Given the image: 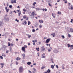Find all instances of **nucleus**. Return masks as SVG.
Returning a JSON list of instances; mask_svg holds the SVG:
<instances>
[{"mask_svg": "<svg viewBox=\"0 0 73 73\" xmlns=\"http://www.w3.org/2000/svg\"><path fill=\"white\" fill-rule=\"evenodd\" d=\"M19 73H22V72H24V68H23V67L21 66L19 68Z\"/></svg>", "mask_w": 73, "mask_h": 73, "instance_id": "nucleus-1", "label": "nucleus"}, {"mask_svg": "<svg viewBox=\"0 0 73 73\" xmlns=\"http://www.w3.org/2000/svg\"><path fill=\"white\" fill-rule=\"evenodd\" d=\"M51 40L50 38L47 39L46 41V44H48L50 41V40Z\"/></svg>", "mask_w": 73, "mask_h": 73, "instance_id": "nucleus-2", "label": "nucleus"}, {"mask_svg": "<svg viewBox=\"0 0 73 73\" xmlns=\"http://www.w3.org/2000/svg\"><path fill=\"white\" fill-rule=\"evenodd\" d=\"M11 3L12 4H13V3H16V0H14V1H13V0H12L11 1Z\"/></svg>", "mask_w": 73, "mask_h": 73, "instance_id": "nucleus-3", "label": "nucleus"}, {"mask_svg": "<svg viewBox=\"0 0 73 73\" xmlns=\"http://www.w3.org/2000/svg\"><path fill=\"white\" fill-rule=\"evenodd\" d=\"M53 52L55 53H58V50H57V49H55Z\"/></svg>", "mask_w": 73, "mask_h": 73, "instance_id": "nucleus-4", "label": "nucleus"}, {"mask_svg": "<svg viewBox=\"0 0 73 73\" xmlns=\"http://www.w3.org/2000/svg\"><path fill=\"white\" fill-rule=\"evenodd\" d=\"M22 50L23 51H24V52H25V47L23 46L22 48Z\"/></svg>", "mask_w": 73, "mask_h": 73, "instance_id": "nucleus-5", "label": "nucleus"}, {"mask_svg": "<svg viewBox=\"0 0 73 73\" xmlns=\"http://www.w3.org/2000/svg\"><path fill=\"white\" fill-rule=\"evenodd\" d=\"M22 56L23 57V59H25V54H22Z\"/></svg>", "mask_w": 73, "mask_h": 73, "instance_id": "nucleus-6", "label": "nucleus"}, {"mask_svg": "<svg viewBox=\"0 0 73 73\" xmlns=\"http://www.w3.org/2000/svg\"><path fill=\"white\" fill-rule=\"evenodd\" d=\"M52 47H50L48 49V51L49 52H50L52 51Z\"/></svg>", "mask_w": 73, "mask_h": 73, "instance_id": "nucleus-7", "label": "nucleus"}, {"mask_svg": "<svg viewBox=\"0 0 73 73\" xmlns=\"http://www.w3.org/2000/svg\"><path fill=\"white\" fill-rule=\"evenodd\" d=\"M5 10H6V11L7 12H9V9H7V7H5Z\"/></svg>", "mask_w": 73, "mask_h": 73, "instance_id": "nucleus-8", "label": "nucleus"}, {"mask_svg": "<svg viewBox=\"0 0 73 73\" xmlns=\"http://www.w3.org/2000/svg\"><path fill=\"white\" fill-rule=\"evenodd\" d=\"M38 21L40 23H43V21L42 20H38Z\"/></svg>", "mask_w": 73, "mask_h": 73, "instance_id": "nucleus-9", "label": "nucleus"}, {"mask_svg": "<svg viewBox=\"0 0 73 73\" xmlns=\"http://www.w3.org/2000/svg\"><path fill=\"white\" fill-rule=\"evenodd\" d=\"M1 66H2L1 67V68H3L4 66L3 65H4V63H1Z\"/></svg>", "mask_w": 73, "mask_h": 73, "instance_id": "nucleus-10", "label": "nucleus"}, {"mask_svg": "<svg viewBox=\"0 0 73 73\" xmlns=\"http://www.w3.org/2000/svg\"><path fill=\"white\" fill-rule=\"evenodd\" d=\"M52 16L53 17V18H55V16H56V14H54V15L53 13H52Z\"/></svg>", "mask_w": 73, "mask_h": 73, "instance_id": "nucleus-11", "label": "nucleus"}, {"mask_svg": "<svg viewBox=\"0 0 73 73\" xmlns=\"http://www.w3.org/2000/svg\"><path fill=\"white\" fill-rule=\"evenodd\" d=\"M35 4H36V2H35L34 3H33V6H35L36 5Z\"/></svg>", "mask_w": 73, "mask_h": 73, "instance_id": "nucleus-12", "label": "nucleus"}, {"mask_svg": "<svg viewBox=\"0 0 73 73\" xmlns=\"http://www.w3.org/2000/svg\"><path fill=\"white\" fill-rule=\"evenodd\" d=\"M55 33H52L51 34V35H52V37H55Z\"/></svg>", "mask_w": 73, "mask_h": 73, "instance_id": "nucleus-13", "label": "nucleus"}, {"mask_svg": "<svg viewBox=\"0 0 73 73\" xmlns=\"http://www.w3.org/2000/svg\"><path fill=\"white\" fill-rule=\"evenodd\" d=\"M41 48L42 49V51H43V50H45V48H44V47H41Z\"/></svg>", "mask_w": 73, "mask_h": 73, "instance_id": "nucleus-14", "label": "nucleus"}, {"mask_svg": "<svg viewBox=\"0 0 73 73\" xmlns=\"http://www.w3.org/2000/svg\"><path fill=\"white\" fill-rule=\"evenodd\" d=\"M71 48V49H73V44L71 45L70 47Z\"/></svg>", "mask_w": 73, "mask_h": 73, "instance_id": "nucleus-15", "label": "nucleus"}, {"mask_svg": "<svg viewBox=\"0 0 73 73\" xmlns=\"http://www.w3.org/2000/svg\"><path fill=\"white\" fill-rule=\"evenodd\" d=\"M42 10L43 11H45V12H46V11H47V9H43Z\"/></svg>", "mask_w": 73, "mask_h": 73, "instance_id": "nucleus-16", "label": "nucleus"}, {"mask_svg": "<svg viewBox=\"0 0 73 73\" xmlns=\"http://www.w3.org/2000/svg\"><path fill=\"white\" fill-rule=\"evenodd\" d=\"M28 25H30L31 24V22L30 21H28Z\"/></svg>", "mask_w": 73, "mask_h": 73, "instance_id": "nucleus-17", "label": "nucleus"}, {"mask_svg": "<svg viewBox=\"0 0 73 73\" xmlns=\"http://www.w3.org/2000/svg\"><path fill=\"white\" fill-rule=\"evenodd\" d=\"M27 35L28 36V38H30V37H31V35H28L27 34Z\"/></svg>", "mask_w": 73, "mask_h": 73, "instance_id": "nucleus-18", "label": "nucleus"}, {"mask_svg": "<svg viewBox=\"0 0 73 73\" xmlns=\"http://www.w3.org/2000/svg\"><path fill=\"white\" fill-rule=\"evenodd\" d=\"M42 58H45V54H42Z\"/></svg>", "mask_w": 73, "mask_h": 73, "instance_id": "nucleus-19", "label": "nucleus"}, {"mask_svg": "<svg viewBox=\"0 0 73 73\" xmlns=\"http://www.w3.org/2000/svg\"><path fill=\"white\" fill-rule=\"evenodd\" d=\"M51 68L52 69H54V66H53V65H51Z\"/></svg>", "mask_w": 73, "mask_h": 73, "instance_id": "nucleus-20", "label": "nucleus"}, {"mask_svg": "<svg viewBox=\"0 0 73 73\" xmlns=\"http://www.w3.org/2000/svg\"><path fill=\"white\" fill-rule=\"evenodd\" d=\"M70 30L71 32H73V29H72V28H70Z\"/></svg>", "mask_w": 73, "mask_h": 73, "instance_id": "nucleus-21", "label": "nucleus"}, {"mask_svg": "<svg viewBox=\"0 0 73 73\" xmlns=\"http://www.w3.org/2000/svg\"><path fill=\"white\" fill-rule=\"evenodd\" d=\"M31 15L33 16H34L35 15V12H34L32 13Z\"/></svg>", "mask_w": 73, "mask_h": 73, "instance_id": "nucleus-22", "label": "nucleus"}, {"mask_svg": "<svg viewBox=\"0 0 73 73\" xmlns=\"http://www.w3.org/2000/svg\"><path fill=\"white\" fill-rule=\"evenodd\" d=\"M57 14H59V15H61V13L59 11H58Z\"/></svg>", "mask_w": 73, "mask_h": 73, "instance_id": "nucleus-23", "label": "nucleus"}, {"mask_svg": "<svg viewBox=\"0 0 73 73\" xmlns=\"http://www.w3.org/2000/svg\"><path fill=\"white\" fill-rule=\"evenodd\" d=\"M27 64L29 65H31V62H28L27 63Z\"/></svg>", "mask_w": 73, "mask_h": 73, "instance_id": "nucleus-24", "label": "nucleus"}, {"mask_svg": "<svg viewBox=\"0 0 73 73\" xmlns=\"http://www.w3.org/2000/svg\"><path fill=\"white\" fill-rule=\"evenodd\" d=\"M27 10H26L25 9H24L23 10V11H24V12H27Z\"/></svg>", "mask_w": 73, "mask_h": 73, "instance_id": "nucleus-25", "label": "nucleus"}, {"mask_svg": "<svg viewBox=\"0 0 73 73\" xmlns=\"http://www.w3.org/2000/svg\"><path fill=\"white\" fill-rule=\"evenodd\" d=\"M36 49L37 50V51H39V50H40V48H39L38 47V48H36Z\"/></svg>", "mask_w": 73, "mask_h": 73, "instance_id": "nucleus-26", "label": "nucleus"}, {"mask_svg": "<svg viewBox=\"0 0 73 73\" xmlns=\"http://www.w3.org/2000/svg\"><path fill=\"white\" fill-rule=\"evenodd\" d=\"M20 15H21V11H20V13H18V16H20Z\"/></svg>", "mask_w": 73, "mask_h": 73, "instance_id": "nucleus-27", "label": "nucleus"}, {"mask_svg": "<svg viewBox=\"0 0 73 73\" xmlns=\"http://www.w3.org/2000/svg\"><path fill=\"white\" fill-rule=\"evenodd\" d=\"M47 73H50V70H49V69L47 71Z\"/></svg>", "mask_w": 73, "mask_h": 73, "instance_id": "nucleus-28", "label": "nucleus"}, {"mask_svg": "<svg viewBox=\"0 0 73 73\" xmlns=\"http://www.w3.org/2000/svg\"><path fill=\"white\" fill-rule=\"evenodd\" d=\"M63 1H65L64 2V3H67V0H63Z\"/></svg>", "mask_w": 73, "mask_h": 73, "instance_id": "nucleus-29", "label": "nucleus"}, {"mask_svg": "<svg viewBox=\"0 0 73 73\" xmlns=\"http://www.w3.org/2000/svg\"><path fill=\"white\" fill-rule=\"evenodd\" d=\"M46 66H42L41 68V69H44V68H45Z\"/></svg>", "mask_w": 73, "mask_h": 73, "instance_id": "nucleus-30", "label": "nucleus"}, {"mask_svg": "<svg viewBox=\"0 0 73 73\" xmlns=\"http://www.w3.org/2000/svg\"><path fill=\"white\" fill-rule=\"evenodd\" d=\"M32 31L33 32H36V30L35 29H33Z\"/></svg>", "mask_w": 73, "mask_h": 73, "instance_id": "nucleus-31", "label": "nucleus"}, {"mask_svg": "<svg viewBox=\"0 0 73 73\" xmlns=\"http://www.w3.org/2000/svg\"><path fill=\"white\" fill-rule=\"evenodd\" d=\"M36 11H39V10H40V8H36Z\"/></svg>", "mask_w": 73, "mask_h": 73, "instance_id": "nucleus-32", "label": "nucleus"}, {"mask_svg": "<svg viewBox=\"0 0 73 73\" xmlns=\"http://www.w3.org/2000/svg\"><path fill=\"white\" fill-rule=\"evenodd\" d=\"M2 56H4V57H5V56H6V55H5V54H2Z\"/></svg>", "mask_w": 73, "mask_h": 73, "instance_id": "nucleus-33", "label": "nucleus"}, {"mask_svg": "<svg viewBox=\"0 0 73 73\" xmlns=\"http://www.w3.org/2000/svg\"><path fill=\"white\" fill-rule=\"evenodd\" d=\"M0 58L2 59V60H3V57L2 56H0Z\"/></svg>", "mask_w": 73, "mask_h": 73, "instance_id": "nucleus-34", "label": "nucleus"}, {"mask_svg": "<svg viewBox=\"0 0 73 73\" xmlns=\"http://www.w3.org/2000/svg\"><path fill=\"white\" fill-rule=\"evenodd\" d=\"M7 46H6L5 45L3 46V48H7Z\"/></svg>", "mask_w": 73, "mask_h": 73, "instance_id": "nucleus-35", "label": "nucleus"}, {"mask_svg": "<svg viewBox=\"0 0 73 73\" xmlns=\"http://www.w3.org/2000/svg\"><path fill=\"white\" fill-rule=\"evenodd\" d=\"M12 5H10L9 6V8H12Z\"/></svg>", "mask_w": 73, "mask_h": 73, "instance_id": "nucleus-36", "label": "nucleus"}, {"mask_svg": "<svg viewBox=\"0 0 73 73\" xmlns=\"http://www.w3.org/2000/svg\"><path fill=\"white\" fill-rule=\"evenodd\" d=\"M70 8H71V10H73V7L72 6H71V7H70Z\"/></svg>", "mask_w": 73, "mask_h": 73, "instance_id": "nucleus-37", "label": "nucleus"}, {"mask_svg": "<svg viewBox=\"0 0 73 73\" xmlns=\"http://www.w3.org/2000/svg\"><path fill=\"white\" fill-rule=\"evenodd\" d=\"M17 12L19 13V12H21V11L20 10H17Z\"/></svg>", "mask_w": 73, "mask_h": 73, "instance_id": "nucleus-38", "label": "nucleus"}, {"mask_svg": "<svg viewBox=\"0 0 73 73\" xmlns=\"http://www.w3.org/2000/svg\"><path fill=\"white\" fill-rule=\"evenodd\" d=\"M8 44H9L8 45V46H11V43L9 42H8Z\"/></svg>", "mask_w": 73, "mask_h": 73, "instance_id": "nucleus-39", "label": "nucleus"}, {"mask_svg": "<svg viewBox=\"0 0 73 73\" xmlns=\"http://www.w3.org/2000/svg\"><path fill=\"white\" fill-rule=\"evenodd\" d=\"M24 23L25 25H26V24H27V22H26V21H24Z\"/></svg>", "mask_w": 73, "mask_h": 73, "instance_id": "nucleus-40", "label": "nucleus"}, {"mask_svg": "<svg viewBox=\"0 0 73 73\" xmlns=\"http://www.w3.org/2000/svg\"><path fill=\"white\" fill-rule=\"evenodd\" d=\"M61 37H62V38H65V36H64V35H62L61 36Z\"/></svg>", "mask_w": 73, "mask_h": 73, "instance_id": "nucleus-41", "label": "nucleus"}, {"mask_svg": "<svg viewBox=\"0 0 73 73\" xmlns=\"http://www.w3.org/2000/svg\"><path fill=\"white\" fill-rule=\"evenodd\" d=\"M16 64V65H18L19 64V63H18V62H17V61H16L15 62Z\"/></svg>", "mask_w": 73, "mask_h": 73, "instance_id": "nucleus-42", "label": "nucleus"}, {"mask_svg": "<svg viewBox=\"0 0 73 73\" xmlns=\"http://www.w3.org/2000/svg\"><path fill=\"white\" fill-rule=\"evenodd\" d=\"M24 46L25 48H27V47H28V46L27 45H25V46Z\"/></svg>", "mask_w": 73, "mask_h": 73, "instance_id": "nucleus-43", "label": "nucleus"}, {"mask_svg": "<svg viewBox=\"0 0 73 73\" xmlns=\"http://www.w3.org/2000/svg\"><path fill=\"white\" fill-rule=\"evenodd\" d=\"M70 46H71L69 44H68V48H69V47H70Z\"/></svg>", "mask_w": 73, "mask_h": 73, "instance_id": "nucleus-44", "label": "nucleus"}, {"mask_svg": "<svg viewBox=\"0 0 73 73\" xmlns=\"http://www.w3.org/2000/svg\"><path fill=\"white\" fill-rule=\"evenodd\" d=\"M8 52H9V50H7V51H6V53H8Z\"/></svg>", "mask_w": 73, "mask_h": 73, "instance_id": "nucleus-45", "label": "nucleus"}, {"mask_svg": "<svg viewBox=\"0 0 73 73\" xmlns=\"http://www.w3.org/2000/svg\"><path fill=\"white\" fill-rule=\"evenodd\" d=\"M39 28H42V25H39Z\"/></svg>", "mask_w": 73, "mask_h": 73, "instance_id": "nucleus-46", "label": "nucleus"}, {"mask_svg": "<svg viewBox=\"0 0 73 73\" xmlns=\"http://www.w3.org/2000/svg\"><path fill=\"white\" fill-rule=\"evenodd\" d=\"M56 68H57V69H58V66L57 65H56Z\"/></svg>", "mask_w": 73, "mask_h": 73, "instance_id": "nucleus-47", "label": "nucleus"}, {"mask_svg": "<svg viewBox=\"0 0 73 73\" xmlns=\"http://www.w3.org/2000/svg\"><path fill=\"white\" fill-rule=\"evenodd\" d=\"M62 69H63V70L65 69V68H64V66H62Z\"/></svg>", "mask_w": 73, "mask_h": 73, "instance_id": "nucleus-48", "label": "nucleus"}, {"mask_svg": "<svg viewBox=\"0 0 73 73\" xmlns=\"http://www.w3.org/2000/svg\"><path fill=\"white\" fill-rule=\"evenodd\" d=\"M33 70H34V71H36V68H33Z\"/></svg>", "mask_w": 73, "mask_h": 73, "instance_id": "nucleus-49", "label": "nucleus"}, {"mask_svg": "<svg viewBox=\"0 0 73 73\" xmlns=\"http://www.w3.org/2000/svg\"><path fill=\"white\" fill-rule=\"evenodd\" d=\"M48 5L50 7H52V5L50 3H48Z\"/></svg>", "mask_w": 73, "mask_h": 73, "instance_id": "nucleus-50", "label": "nucleus"}, {"mask_svg": "<svg viewBox=\"0 0 73 73\" xmlns=\"http://www.w3.org/2000/svg\"><path fill=\"white\" fill-rule=\"evenodd\" d=\"M68 37H71V36H70V35L69 34H68Z\"/></svg>", "mask_w": 73, "mask_h": 73, "instance_id": "nucleus-51", "label": "nucleus"}, {"mask_svg": "<svg viewBox=\"0 0 73 73\" xmlns=\"http://www.w3.org/2000/svg\"><path fill=\"white\" fill-rule=\"evenodd\" d=\"M28 72L29 73H32V72L29 70Z\"/></svg>", "mask_w": 73, "mask_h": 73, "instance_id": "nucleus-52", "label": "nucleus"}, {"mask_svg": "<svg viewBox=\"0 0 73 73\" xmlns=\"http://www.w3.org/2000/svg\"><path fill=\"white\" fill-rule=\"evenodd\" d=\"M8 5H9V4H8V3H7V7H8Z\"/></svg>", "mask_w": 73, "mask_h": 73, "instance_id": "nucleus-53", "label": "nucleus"}, {"mask_svg": "<svg viewBox=\"0 0 73 73\" xmlns=\"http://www.w3.org/2000/svg\"><path fill=\"white\" fill-rule=\"evenodd\" d=\"M18 59L19 60H21V58H19V57H18Z\"/></svg>", "mask_w": 73, "mask_h": 73, "instance_id": "nucleus-54", "label": "nucleus"}, {"mask_svg": "<svg viewBox=\"0 0 73 73\" xmlns=\"http://www.w3.org/2000/svg\"><path fill=\"white\" fill-rule=\"evenodd\" d=\"M23 19H26V17L25 16H23Z\"/></svg>", "mask_w": 73, "mask_h": 73, "instance_id": "nucleus-55", "label": "nucleus"}, {"mask_svg": "<svg viewBox=\"0 0 73 73\" xmlns=\"http://www.w3.org/2000/svg\"><path fill=\"white\" fill-rule=\"evenodd\" d=\"M31 8L33 9V8H35V7H33V6H32L31 7Z\"/></svg>", "mask_w": 73, "mask_h": 73, "instance_id": "nucleus-56", "label": "nucleus"}, {"mask_svg": "<svg viewBox=\"0 0 73 73\" xmlns=\"http://www.w3.org/2000/svg\"><path fill=\"white\" fill-rule=\"evenodd\" d=\"M14 45L13 44V43H11V46H13Z\"/></svg>", "mask_w": 73, "mask_h": 73, "instance_id": "nucleus-57", "label": "nucleus"}, {"mask_svg": "<svg viewBox=\"0 0 73 73\" xmlns=\"http://www.w3.org/2000/svg\"><path fill=\"white\" fill-rule=\"evenodd\" d=\"M35 42H37V40H35Z\"/></svg>", "mask_w": 73, "mask_h": 73, "instance_id": "nucleus-58", "label": "nucleus"}, {"mask_svg": "<svg viewBox=\"0 0 73 73\" xmlns=\"http://www.w3.org/2000/svg\"><path fill=\"white\" fill-rule=\"evenodd\" d=\"M17 8H20V6H18V7H17Z\"/></svg>", "mask_w": 73, "mask_h": 73, "instance_id": "nucleus-59", "label": "nucleus"}, {"mask_svg": "<svg viewBox=\"0 0 73 73\" xmlns=\"http://www.w3.org/2000/svg\"><path fill=\"white\" fill-rule=\"evenodd\" d=\"M33 65H34L35 66L36 65V63L33 64Z\"/></svg>", "mask_w": 73, "mask_h": 73, "instance_id": "nucleus-60", "label": "nucleus"}, {"mask_svg": "<svg viewBox=\"0 0 73 73\" xmlns=\"http://www.w3.org/2000/svg\"><path fill=\"white\" fill-rule=\"evenodd\" d=\"M35 42H34L33 43V45H35Z\"/></svg>", "mask_w": 73, "mask_h": 73, "instance_id": "nucleus-61", "label": "nucleus"}, {"mask_svg": "<svg viewBox=\"0 0 73 73\" xmlns=\"http://www.w3.org/2000/svg\"><path fill=\"white\" fill-rule=\"evenodd\" d=\"M60 0H58L57 1V2H60Z\"/></svg>", "mask_w": 73, "mask_h": 73, "instance_id": "nucleus-62", "label": "nucleus"}, {"mask_svg": "<svg viewBox=\"0 0 73 73\" xmlns=\"http://www.w3.org/2000/svg\"><path fill=\"white\" fill-rule=\"evenodd\" d=\"M16 60L17 61L18 60V57H17V58L16 59Z\"/></svg>", "mask_w": 73, "mask_h": 73, "instance_id": "nucleus-63", "label": "nucleus"}, {"mask_svg": "<svg viewBox=\"0 0 73 73\" xmlns=\"http://www.w3.org/2000/svg\"><path fill=\"white\" fill-rule=\"evenodd\" d=\"M28 45H31V43H29L28 44Z\"/></svg>", "mask_w": 73, "mask_h": 73, "instance_id": "nucleus-64", "label": "nucleus"}]
</instances>
